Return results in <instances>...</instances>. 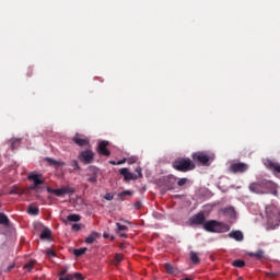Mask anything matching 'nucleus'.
I'll return each mask as SVG.
<instances>
[{
    "label": "nucleus",
    "instance_id": "51",
    "mask_svg": "<svg viewBox=\"0 0 280 280\" xmlns=\"http://www.w3.org/2000/svg\"><path fill=\"white\" fill-rule=\"evenodd\" d=\"M109 164H110V165H118L117 162H116V161H113V160L109 161Z\"/></svg>",
    "mask_w": 280,
    "mask_h": 280
},
{
    "label": "nucleus",
    "instance_id": "33",
    "mask_svg": "<svg viewBox=\"0 0 280 280\" xmlns=\"http://www.w3.org/2000/svg\"><path fill=\"white\" fill-rule=\"evenodd\" d=\"M25 270H28V272H32L34 270V261L30 260L27 264L24 265Z\"/></svg>",
    "mask_w": 280,
    "mask_h": 280
},
{
    "label": "nucleus",
    "instance_id": "6",
    "mask_svg": "<svg viewBox=\"0 0 280 280\" xmlns=\"http://www.w3.org/2000/svg\"><path fill=\"white\" fill-rule=\"evenodd\" d=\"M207 222V217H205V212H198L189 219V223L191 226H205Z\"/></svg>",
    "mask_w": 280,
    "mask_h": 280
},
{
    "label": "nucleus",
    "instance_id": "32",
    "mask_svg": "<svg viewBox=\"0 0 280 280\" xmlns=\"http://www.w3.org/2000/svg\"><path fill=\"white\" fill-rule=\"evenodd\" d=\"M125 196H132V192L130 190H125L118 194L119 200H124Z\"/></svg>",
    "mask_w": 280,
    "mask_h": 280
},
{
    "label": "nucleus",
    "instance_id": "16",
    "mask_svg": "<svg viewBox=\"0 0 280 280\" xmlns=\"http://www.w3.org/2000/svg\"><path fill=\"white\" fill-rule=\"evenodd\" d=\"M45 161H46V163H48V165H51V167H65V165H66L65 162H60V161L54 160L51 158H46Z\"/></svg>",
    "mask_w": 280,
    "mask_h": 280
},
{
    "label": "nucleus",
    "instance_id": "3",
    "mask_svg": "<svg viewBox=\"0 0 280 280\" xmlns=\"http://www.w3.org/2000/svg\"><path fill=\"white\" fill-rule=\"evenodd\" d=\"M173 167L177 172H191L196 167V163H194L189 158H178L173 162Z\"/></svg>",
    "mask_w": 280,
    "mask_h": 280
},
{
    "label": "nucleus",
    "instance_id": "20",
    "mask_svg": "<svg viewBox=\"0 0 280 280\" xmlns=\"http://www.w3.org/2000/svg\"><path fill=\"white\" fill-rule=\"evenodd\" d=\"M249 189L250 191H253L254 194H261V184L259 183H253L249 185Z\"/></svg>",
    "mask_w": 280,
    "mask_h": 280
},
{
    "label": "nucleus",
    "instance_id": "37",
    "mask_svg": "<svg viewBox=\"0 0 280 280\" xmlns=\"http://www.w3.org/2000/svg\"><path fill=\"white\" fill-rule=\"evenodd\" d=\"M71 230H72V231H75V232L82 231V224H80V223H73L72 226H71Z\"/></svg>",
    "mask_w": 280,
    "mask_h": 280
},
{
    "label": "nucleus",
    "instance_id": "43",
    "mask_svg": "<svg viewBox=\"0 0 280 280\" xmlns=\"http://www.w3.org/2000/svg\"><path fill=\"white\" fill-rule=\"evenodd\" d=\"M30 189H32L33 191H40V186L35 185V184L33 183V185L30 187Z\"/></svg>",
    "mask_w": 280,
    "mask_h": 280
},
{
    "label": "nucleus",
    "instance_id": "21",
    "mask_svg": "<svg viewBox=\"0 0 280 280\" xmlns=\"http://www.w3.org/2000/svg\"><path fill=\"white\" fill-rule=\"evenodd\" d=\"M0 224L3 226H10V219L3 212H0Z\"/></svg>",
    "mask_w": 280,
    "mask_h": 280
},
{
    "label": "nucleus",
    "instance_id": "4",
    "mask_svg": "<svg viewBox=\"0 0 280 280\" xmlns=\"http://www.w3.org/2000/svg\"><path fill=\"white\" fill-rule=\"evenodd\" d=\"M194 163H199V165H209V161H213V158L206 152H195L191 154Z\"/></svg>",
    "mask_w": 280,
    "mask_h": 280
},
{
    "label": "nucleus",
    "instance_id": "48",
    "mask_svg": "<svg viewBox=\"0 0 280 280\" xmlns=\"http://www.w3.org/2000/svg\"><path fill=\"white\" fill-rule=\"evenodd\" d=\"M128 163H137V158H130V159L128 160Z\"/></svg>",
    "mask_w": 280,
    "mask_h": 280
},
{
    "label": "nucleus",
    "instance_id": "53",
    "mask_svg": "<svg viewBox=\"0 0 280 280\" xmlns=\"http://www.w3.org/2000/svg\"><path fill=\"white\" fill-rule=\"evenodd\" d=\"M103 237H104L105 240H107V237H108V234H104V235H103Z\"/></svg>",
    "mask_w": 280,
    "mask_h": 280
},
{
    "label": "nucleus",
    "instance_id": "25",
    "mask_svg": "<svg viewBox=\"0 0 280 280\" xmlns=\"http://www.w3.org/2000/svg\"><path fill=\"white\" fill-rule=\"evenodd\" d=\"M27 213L30 215H38V213H40V210L38 208L34 207V206H30L27 208Z\"/></svg>",
    "mask_w": 280,
    "mask_h": 280
},
{
    "label": "nucleus",
    "instance_id": "11",
    "mask_svg": "<svg viewBox=\"0 0 280 280\" xmlns=\"http://www.w3.org/2000/svg\"><path fill=\"white\" fill-rule=\"evenodd\" d=\"M119 174H120V176H124V178L127 183L129 180H137V178H139V176H137V174L129 172L128 168H126V167L120 168Z\"/></svg>",
    "mask_w": 280,
    "mask_h": 280
},
{
    "label": "nucleus",
    "instance_id": "17",
    "mask_svg": "<svg viewBox=\"0 0 280 280\" xmlns=\"http://www.w3.org/2000/svg\"><path fill=\"white\" fill-rule=\"evenodd\" d=\"M45 161H46V163H48V165H51V167H65V165H66L65 162H60V161L54 160L51 158H46Z\"/></svg>",
    "mask_w": 280,
    "mask_h": 280
},
{
    "label": "nucleus",
    "instance_id": "42",
    "mask_svg": "<svg viewBox=\"0 0 280 280\" xmlns=\"http://www.w3.org/2000/svg\"><path fill=\"white\" fill-rule=\"evenodd\" d=\"M73 279V275H66V276H59V280H72Z\"/></svg>",
    "mask_w": 280,
    "mask_h": 280
},
{
    "label": "nucleus",
    "instance_id": "41",
    "mask_svg": "<svg viewBox=\"0 0 280 280\" xmlns=\"http://www.w3.org/2000/svg\"><path fill=\"white\" fill-rule=\"evenodd\" d=\"M46 255H47V257H56V252H54V249H51V248H48L46 250Z\"/></svg>",
    "mask_w": 280,
    "mask_h": 280
},
{
    "label": "nucleus",
    "instance_id": "23",
    "mask_svg": "<svg viewBox=\"0 0 280 280\" xmlns=\"http://www.w3.org/2000/svg\"><path fill=\"white\" fill-rule=\"evenodd\" d=\"M39 237L40 240H49L51 237V230L49 229L43 230Z\"/></svg>",
    "mask_w": 280,
    "mask_h": 280
},
{
    "label": "nucleus",
    "instance_id": "34",
    "mask_svg": "<svg viewBox=\"0 0 280 280\" xmlns=\"http://www.w3.org/2000/svg\"><path fill=\"white\" fill-rule=\"evenodd\" d=\"M21 143V139L11 140V150H16V145Z\"/></svg>",
    "mask_w": 280,
    "mask_h": 280
},
{
    "label": "nucleus",
    "instance_id": "38",
    "mask_svg": "<svg viewBox=\"0 0 280 280\" xmlns=\"http://www.w3.org/2000/svg\"><path fill=\"white\" fill-rule=\"evenodd\" d=\"M9 194H10L11 196H13V195L21 196V195H23V191L20 190L19 188H14V189L10 190Z\"/></svg>",
    "mask_w": 280,
    "mask_h": 280
},
{
    "label": "nucleus",
    "instance_id": "8",
    "mask_svg": "<svg viewBox=\"0 0 280 280\" xmlns=\"http://www.w3.org/2000/svg\"><path fill=\"white\" fill-rule=\"evenodd\" d=\"M46 190H47L48 194H54L58 198L65 196V194H70L71 192V188H69V187H61L59 189H54V188L47 186Z\"/></svg>",
    "mask_w": 280,
    "mask_h": 280
},
{
    "label": "nucleus",
    "instance_id": "49",
    "mask_svg": "<svg viewBox=\"0 0 280 280\" xmlns=\"http://www.w3.org/2000/svg\"><path fill=\"white\" fill-rule=\"evenodd\" d=\"M119 237H128V235L124 232H118Z\"/></svg>",
    "mask_w": 280,
    "mask_h": 280
},
{
    "label": "nucleus",
    "instance_id": "44",
    "mask_svg": "<svg viewBox=\"0 0 280 280\" xmlns=\"http://www.w3.org/2000/svg\"><path fill=\"white\" fill-rule=\"evenodd\" d=\"M115 198V196L110 192H107L105 196H104V199L105 200H113Z\"/></svg>",
    "mask_w": 280,
    "mask_h": 280
},
{
    "label": "nucleus",
    "instance_id": "10",
    "mask_svg": "<svg viewBox=\"0 0 280 280\" xmlns=\"http://www.w3.org/2000/svg\"><path fill=\"white\" fill-rule=\"evenodd\" d=\"M108 145H110V142L103 140L100 142L97 152L101 156H109L110 150H108Z\"/></svg>",
    "mask_w": 280,
    "mask_h": 280
},
{
    "label": "nucleus",
    "instance_id": "52",
    "mask_svg": "<svg viewBox=\"0 0 280 280\" xmlns=\"http://www.w3.org/2000/svg\"><path fill=\"white\" fill-rule=\"evenodd\" d=\"M267 277H275V273L268 272V273H267Z\"/></svg>",
    "mask_w": 280,
    "mask_h": 280
},
{
    "label": "nucleus",
    "instance_id": "13",
    "mask_svg": "<svg viewBox=\"0 0 280 280\" xmlns=\"http://www.w3.org/2000/svg\"><path fill=\"white\" fill-rule=\"evenodd\" d=\"M43 175L42 174H34L32 173L28 175V180H33V183L37 186L44 185L45 179H42Z\"/></svg>",
    "mask_w": 280,
    "mask_h": 280
},
{
    "label": "nucleus",
    "instance_id": "31",
    "mask_svg": "<svg viewBox=\"0 0 280 280\" xmlns=\"http://www.w3.org/2000/svg\"><path fill=\"white\" fill-rule=\"evenodd\" d=\"M189 179H187V177H183V178H177V185L178 187H185V185H187Z\"/></svg>",
    "mask_w": 280,
    "mask_h": 280
},
{
    "label": "nucleus",
    "instance_id": "36",
    "mask_svg": "<svg viewBox=\"0 0 280 280\" xmlns=\"http://www.w3.org/2000/svg\"><path fill=\"white\" fill-rule=\"evenodd\" d=\"M117 233H121V231H128V226L121 225L120 223H116Z\"/></svg>",
    "mask_w": 280,
    "mask_h": 280
},
{
    "label": "nucleus",
    "instance_id": "7",
    "mask_svg": "<svg viewBox=\"0 0 280 280\" xmlns=\"http://www.w3.org/2000/svg\"><path fill=\"white\" fill-rule=\"evenodd\" d=\"M247 170L248 164L246 163L238 162L230 165V172H232V174H244Z\"/></svg>",
    "mask_w": 280,
    "mask_h": 280
},
{
    "label": "nucleus",
    "instance_id": "35",
    "mask_svg": "<svg viewBox=\"0 0 280 280\" xmlns=\"http://www.w3.org/2000/svg\"><path fill=\"white\" fill-rule=\"evenodd\" d=\"M71 167H73L74 171H79L80 170V164L78 163V160H72L70 162Z\"/></svg>",
    "mask_w": 280,
    "mask_h": 280
},
{
    "label": "nucleus",
    "instance_id": "29",
    "mask_svg": "<svg viewBox=\"0 0 280 280\" xmlns=\"http://www.w3.org/2000/svg\"><path fill=\"white\" fill-rule=\"evenodd\" d=\"M223 213H226L228 215H231V218H233L235 215V208L233 207L224 208Z\"/></svg>",
    "mask_w": 280,
    "mask_h": 280
},
{
    "label": "nucleus",
    "instance_id": "1",
    "mask_svg": "<svg viewBox=\"0 0 280 280\" xmlns=\"http://www.w3.org/2000/svg\"><path fill=\"white\" fill-rule=\"evenodd\" d=\"M267 215V228L268 229H277L280 224V211L275 206H268L266 208Z\"/></svg>",
    "mask_w": 280,
    "mask_h": 280
},
{
    "label": "nucleus",
    "instance_id": "55",
    "mask_svg": "<svg viewBox=\"0 0 280 280\" xmlns=\"http://www.w3.org/2000/svg\"><path fill=\"white\" fill-rule=\"evenodd\" d=\"M112 240H115V236H112Z\"/></svg>",
    "mask_w": 280,
    "mask_h": 280
},
{
    "label": "nucleus",
    "instance_id": "22",
    "mask_svg": "<svg viewBox=\"0 0 280 280\" xmlns=\"http://www.w3.org/2000/svg\"><path fill=\"white\" fill-rule=\"evenodd\" d=\"M267 167H269V170H272V172H277V174H280V165L279 164H275L272 161H268Z\"/></svg>",
    "mask_w": 280,
    "mask_h": 280
},
{
    "label": "nucleus",
    "instance_id": "5",
    "mask_svg": "<svg viewBox=\"0 0 280 280\" xmlns=\"http://www.w3.org/2000/svg\"><path fill=\"white\" fill-rule=\"evenodd\" d=\"M79 159L82 161V163H84V165H91L95 159V153L93 150L88 149L79 154Z\"/></svg>",
    "mask_w": 280,
    "mask_h": 280
},
{
    "label": "nucleus",
    "instance_id": "24",
    "mask_svg": "<svg viewBox=\"0 0 280 280\" xmlns=\"http://www.w3.org/2000/svg\"><path fill=\"white\" fill-rule=\"evenodd\" d=\"M95 240H97V232H92L91 235H89L85 238V244H93V242H95Z\"/></svg>",
    "mask_w": 280,
    "mask_h": 280
},
{
    "label": "nucleus",
    "instance_id": "18",
    "mask_svg": "<svg viewBox=\"0 0 280 280\" xmlns=\"http://www.w3.org/2000/svg\"><path fill=\"white\" fill-rule=\"evenodd\" d=\"M229 237L235 240L236 242H242L244 240V234L242 231H232L229 233Z\"/></svg>",
    "mask_w": 280,
    "mask_h": 280
},
{
    "label": "nucleus",
    "instance_id": "50",
    "mask_svg": "<svg viewBox=\"0 0 280 280\" xmlns=\"http://www.w3.org/2000/svg\"><path fill=\"white\" fill-rule=\"evenodd\" d=\"M124 163H126V159H122V160L118 161L117 165H124Z\"/></svg>",
    "mask_w": 280,
    "mask_h": 280
},
{
    "label": "nucleus",
    "instance_id": "39",
    "mask_svg": "<svg viewBox=\"0 0 280 280\" xmlns=\"http://www.w3.org/2000/svg\"><path fill=\"white\" fill-rule=\"evenodd\" d=\"M69 272V267H61L59 271V277H65Z\"/></svg>",
    "mask_w": 280,
    "mask_h": 280
},
{
    "label": "nucleus",
    "instance_id": "47",
    "mask_svg": "<svg viewBox=\"0 0 280 280\" xmlns=\"http://www.w3.org/2000/svg\"><path fill=\"white\" fill-rule=\"evenodd\" d=\"M135 209H141V201H137L135 203Z\"/></svg>",
    "mask_w": 280,
    "mask_h": 280
},
{
    "label": "nucleus",
    "instance_id": "54",
    "mask_svg": "<svg viewBox=\"0 0 280 280\" xmlns=\"http://www.w3.org/2000/svg\"><path fill=\"white\" fill-rule=\"evenodd\" d=\"M182 280H194V279H191V278H184V279H182Z\"/></svg>",
    "mask_w": 280,
    "mask_h": 280
},
{
    "label": "nucleus",
    "instance_id": "46",
    "mask_svg": "<svg viewBox=\"0 0 280 280\" xmlns=\"http://www.w3.org/2000/svg\"><path fill=\"white\" fill-rule=\"evenodd\" d=\"M137 174H139V177L141 178V176H143V174L141 173V167H137L136 168Z\"/></svg>",
    "mask_w": 280,
    "mask_h": 280
},
{
    "label": "nucleus",
    "instance_id": "9",
    "mask_svg": "<svg viewBox=\"0 0 280 280\" xmlns=\"http://www.w3.org/2000/svg\"><path fill=\"white\" fill-rule=\"evenodd\" d=\"M73 143H75V145H79V148H84L85 145H89V143H91V141L89 140V138L77 133L73 138H72Z\"/></svg>",
    "mask_w": 280,
    "mask_h": 280
},
{
    "label": "nucleus",
    "instance_id": "15",
    "mask_svg": "<svg viewBox=\"0 0 280 280\" xmlns=\"http://www.w3.org/2000/svg\"><path fill=\"white\" fill-rule=\"evenodd\" d=\"M164 268L167 272V275H173L174 277H178V275H180V270H178V268L172 266V264H164Z\"/></svg>",
    "mask_w": 280,
    "mask_h": 280
},
{
    "label": "nucleus",
    "instance_id": "28",
    "mask_svg": "<svg viewBox=\"0 0 280 280\" xmlns=\"http://www.w3.org/2000/svg\"><path fill=\"white\" fill-rule=\"evenodd\" d=\"M190 261L192 264H200V258L198 257V254H196V252L190 253Z\"/></svg>",
    "mask_w": 280,
    "mask_h": 280
},
{
    "label": "nucleus",
    "instance_id": "14",
    "mask_svg": "<svg viewBox=\"0 0 280 280\" xmlns=\"http://www.w3.org/2000/svg\"><path fill=\"white\" fill-rule=\"evenodd\" d=\"M82 220V217L80 214H69L67 219H62L63 224L69 225L71 222H80Z\"/></svg>",
    "mask_w": 280,
    "mask_h": 280
},
{
    "label": "nucleus",
    "instance_id": "45",
    "mask_svg": "<svg viewBox=\"0 0 280 280\" xmlns=\"http://www.w3.org/2000/svg\"><path fill=\"white\" fill-rule=\"evenodd\" d=\"M73 279H75V280H82L83 278H82V273H80V272H75L73 276Z\"/></svg>",
    "mask_w": 280,
    "mask_h": 280
},
{
    "label": "nucleus",
    "instance_id": "40",
    "mask_svg": "<svg viewBox=\"0 0 280 280\" xmlns=\"http://www.w3.org/2000/svg\"><path fill=\"white\" fill-rule=\"evenodd\" d=\"M88 182L89 183H93V184H95V183H97V174H93V175H91L89 178H88Z\"/></svg>",
    "mask_w": 280,
    "mask_h": 280
},
{
    "label": "nucleus",
    "instance_id": "30",
    "mask_svg": "<svg viewBox=\"0 0 280 280\" xmlns=\"http://www.w3.org/2000/svg\"><path fill=\"white\" fill-rule=\"evenodd\" d=\"M121 261H124V256L121 254H116V256L114 258V265L119 266V264H121Z\"/></svg>",
    "mask_w": 280,
    "mask_h": 280
},
{
    "label": "nucleus",
    "instance_id": "12",
    "mask_svg": "<svg viewBox=\"0 0 280 280\" xmlns=\"http://www.w3.org/2000/svg\"><path fill=\"white\" fill-rule=\"evenodd\" d=\"M177 180L178 178L176 176L170 175L165 182L166 189L170 191H172V189H176Z\"/></svg>",
    "mask_w": 280,
    "mask_h": 280
},
{
    "label": "nucleus",
    "instance_id": "2",
    "mask_svg": "<svg viewBox=\"0 0 280 280\" xmlns=\"http://www.w3.org/2000/svg\"><path fill=\"white\" fill-rule=\"evenodd\" d=\"M203 229L208 233H226L231 231V228L226 223L219 222L217 220L206 221Z\"/></svg>",
    "mask_w": 280,
    "mask_h": 280
},
{
    "label": "nucleus",
    "instance_id": "19",
    "mask_svg": "<svg viewBox=\"0 0 280 280\" xmlns=\"http://www.w3.org/2000/svg\"><path fill=\"white\" fill-rule=\"evenodd\" d=\"M249 257H255L257 259H264L266 257V252L264 249H258L256 253H249Z\"/></svg>",
    "mask_w": 280,
    "mask_h": 280
},
{
    "label": "nucleus",
    "instance_id": "27",
    "mask_svg": "<svg viewBox=\"0 0 280 280\" xmlns=\"http://www.w3.org/2000/svg\"><path fill=\"white\" fill-rule=\"evenodd\" d=\"M86 250H88L86 247L74 249L73 255H74V257H82V255H84V253H86Z\"/></svg>",
    "mask_w": 280,
    "mask_h": 280
},
{
    "label": "nucleus",
    "instance_id": "26",
    "mask_svg": "<svg viewBox=\"0 0 280 280\" xmlns=\"http://www.w3.org/2000/svg\"><path fill=\"white\" fill-rule=\"evenodd\" d=\"M232 266H234L235 268H244L246 266V261L237 259L232 262Z\"/></svg>",
    "mask_w": 280,
    "mask_h": 280
}]
</instances>
